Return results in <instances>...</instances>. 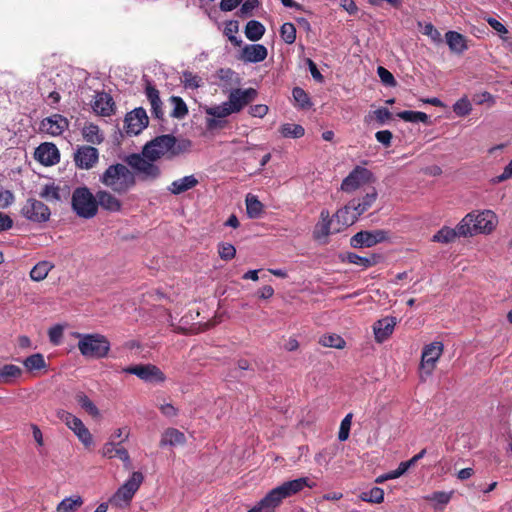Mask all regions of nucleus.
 I'll return each instance as SVG.
<instances>
[{
	"instance_id": "1",
	"label": "nucleus",
	"mask_w": 512,
	"mask_h": 512,
	"mask_svg": "<svg viewBox=\"0 0 512 512\" xmlns=\"http://www.w3.org/2000/svg\"><path fill=\"white\" fill-rule=\"evenodd\" d=\"M313 486L314 483L311 484L307 477L286 481L269 491L266 496L248 512H274L284 499L299 493L305 487L312 488Z\"/></svg>"
},
{
	"instance_id": "2",
	"label": "nucleus",
	"mask_w": 512,
	"mask_h": 512,
	"mask_svg": "<svg viewBox=\"0 0 512 512\" xmlns=\"http://www.w3.org/2000/svg\"><path fill=\"white\" fill-rule=\"evenodd\" d=\"M191 146L189 140L177 141V138L172 134H164L156 136L152 140L148 141L144 146L143 150L152 159H172L181 153L187 151Z\"/></svg>"
},
{
	"instance_id": "3",
	"label": "nucleus",
	"mask_w": 512,
	"mask_h": 512,
	"mask_svg": "<svg viewBox=\"0 0 512 512\" xmlns=\"http://www.w3.org/2000/svg\"><path fill=\"white\" fill-rule=\"evenodd\" d=\"M497 222V215L492 210L472 211L459 222V233L461 237L490 234Z\"/></svg>"
},
{
	"instance_id": "4",
	"label": "nucleus",
	"mask_w": 512,
	"mask_h": 512,
	"mask_svg": "<svg viewBox=\"0 0 512 512\" xmlns=\"http://www.w3.org/2000/svg\"><path fill=\"white\" fill-rule=\"evenodd\" d=\"M128 165L116 163L108 166L99 181L117 194H125L135 186V175Z\"/></svg>"
},
{
	"instance_id": "5",
	"label": "nucleus",
	"mask_w": 512,
	"mask_h": 512,
	"mask_svg": "<svg viewBox=\"0 0 512 512\" xmlns=\"http://www.w3.org/2000/svg\"><path fill=\"white\" fill-rule=\"evenodd\" d=\"M156 161L158 160L150 158L143 149L141 153H132L125 158V163L135 175V184L137 181L154 182L160 178L162 171Z\"/></svg>"
},
{
	"instance_id": "6",
	"label": "nucleus",
	"mask_w": 512,
	"mask_h": 512,
	"mask_svg": "<svg viewBox=\"0 0 512 512\" xmlns=\"http://www.w3.org/2000/svg\"><path fill=\"white\" fill-rule=\"evenodd\" d=\"M73 211L81 218L91 219L98 213L96 194L94 195L86 186L77 187L71 198Z\"/></svg>"
},
{
	"instance_id": "7",
	"label": "nucleus",
	"mask_w": 512,
	"mask_h": 512,
	"mask_svg": "<svg viewBox=\"0 0 512 512\" xmlns=\"http://www.w3.org/2000/svg\"><path fill=\"white\" fill-rule=\"evenodd\" d=\"M78 349L80 353L87 358H103L110 351V342L102 334H83L79 335Z\"/></svg>"
},
{
	"instance_id": "8",
	"label": "nucleus",
	"mask_w": 512,
	"mask_h": 512,
	"mask_svg": "<svg viewBox=\"0 0 512 512\" xmlns=\"http://www.w3.org/2000/svg\"><path fill=\"white\" fill-rule=\"evenodd\" d=\"M144 480V476L141 472H133L128 480L116 491V493L110 499L111 505L117 508H126L130 505V502L138 491Z\"/></svg>"
},
{
	"instance_id": "9",
	"label": "nucleus",
	"mask_w": 512,
	"mask_h": 512,
	"mask_svg": "<svg viewBox=\"0 0 512 512\" xmlns=\"http://www.w3.org/2000/svg\"><path fill=\"white\" fill-rule=\"evenodd\" d=\"M374 181L373 173L362 166H356L342 181L341 190L352 193Z\"/></svg>"
},
{
	"instance_id": "10",
	"label": "nucleus",
	"mask_w": 512,
	"mask_h": 512,
	"mask_svg": "<svg viewBox=\"0 0 512 512\" xmlns=\"http://www.w3.org/2000/svg\"><path fill=\"white\" fill-rule=\"evenodd\" d=\"M123 373L136 375L145 382H164V373L153 364L131 365L122 369Z\"/></svg>"
},
{
	"instance_id": "11",
	"label": "nucleus",
	"mask_w": 512,
	"mask_h": 512,
	"mask_svg": "<svg viewBox=\"0 0 512 512\" xmlns=\"http://www.w3.org/2000/svg\"><path fill=\"white\" fill-rule=\"evenodd\" d=\"M22 215L28 220L36 223H43L49 220L51 211L43 202L29 198L21 209Z\"/></svg>"
},
{
	"instance_id": "12",
	"label": "nucleus",
	"mask_w": 512,
	"mask_h": 512,
	"mask_svg": "<svg viewBox=\"0 0 512 512\" xmlns=\"http://www.w3.org/2000/svg\"><path fill=\"white\" fill-rule=\"evenodd\" d=\"M443 348V343L438 341L424 346L420 367L427 376H430L434 371L436 363L443 353Z\"/></svg>"
},
{
	"instance_id": "13",
	"label": "nucleus",
	"mask_w": 512,
	"mask_h": 512,
	"mask_svg": "<svg viewBox=\"0 0 512 512\" xmlns=\"http://www.w3.org/2000/svg\"><path fill=\"white\" fill-rule=\"evenodd\" d=\"M354 205L355 200H351L344 207L337 210V212L333 216V220L336 224L333 227L334 233H339L343 231L344 229L353 225L357 221L360 214L356 211Z\"/></svg>"
},
{
	"instance_id": "14",
	"label": "nucleus",
	"mask_w": 512,
	"mask_h": 512,
	"mask_svg": "<svg viewBox=\"0 0 512 512\" xmlns=\"http://www.w3.org/2000/svg\"><path fill=\"white\" fill-rule=\"evenodd\" d=\"M256 97L257 91L254 88H235L229 93L228 101L226 102L232 113H238L245 106L253 102Z\"/></svg>"
},
{
	"instance_id": "15",
	"label": "nucleus",
	"mask_w": 512,
	"mask_h": 512,
	"mask_svg": "<svg viewBox=\"0 0 512 512\" xmlns=\"http://www.w3.org/2000/svg\"><path fill=\"white\" fill-rule=\"evenodd\" d=\"M149 118L144 108H135L129 112L124 120V130L128 135H138L147 127Z\"/></svg>"
},
{
	"instance_id": "16",
	"label": "nucleus",
	"mask_w": 512,
	"mask_h": 512,
	"mask_svg": "<svg viewBox=\"0 0 512 512\" xmlns=\"http://www.w3.org/2000/svg\"><path fill=\"white\" fill-rule=\"evenodd\" d=\"M386 238L387 232L384 230L360 231L351 237L350 245L353 248L372 247Z\"/></svg>"
},
{
	"instance_id": "17",
	"label": "nucleus",
	"mask_w": 512,
	"mask_h": 512,
	"mask_svg": "<svg viewBox=\"0 0 512 512\" xmlns=\"http://www.w3.org/2000/svg\"><path fill=\"white\" fill-rule=\"evenodd\" d=\"M99 152L93 146H81L74 154L75 165L80 169H91L98 162Z\"/></svg>"
},
{
	"instance_id": "18",
	"label": "nucleus",
	"mask_w": 512,
	"mask_h": 512,
	"mask_svg": "<svg viewBox=\"0 0 512 512\" xmlns=\"http://www.w3.org/2000/svg\"><path fill=\"white\" fill-rule=\"evenodd\" d=\"M66 425L74 431L79 440L86 446H90L93 443V438L90 431L85 427L82 420L72 415L69 412H65L62 416Z\"/></svg>"
},
{
	"instance_id": "19",
	"label": "nucleus",
	"mask_w": 512,
	"mask_h": 512,
	"mask_svg": "<svg viewBox=\"0 0 512 512\" xmlns=\"http://www.w3.org/2000/svg\"><path fill=\"white\" fill-rule=\"evenodd\" d=\"M145 95L150 103L152 116L158 120H164L165 113L160 92L150 80L145 81Z\"/></svg>"
},
{
	"instance_id": "20",
	"label": "nucleus",
	"mask_w": 512,
	"mask_h": 512,
	"mask_svg": "<svg viewBox=\"0 0 512 512\" xmlns=\"http://www.w3.org/2000/svg\"><path fill=\"white\" fill-rule=\"evenodd\" d=\"M35 158L45 166H52L60 161V153L55 144L45 142L36 148Z\"/></svg>"
},
{
	"instance_id": "21",
	"label": "nucleus",
	"mask_w": 512,
	"mask_h": 512,
	"mask_svg": "<svg viewBox=\"0 0 512 512\" xmlns=\"http://www.w3.org/2000/svg\"><path fill=\"white\" fill-rule=\"evenodd\" d=\"M68 125V120L65 117L54 114L41 121L40 129L52 136H59L68 128Z\"/></svg>"
},
{
	"instance_id": "22",
	"label": "nucleus",
	"mask_w": 512,
	"mask_h": 512,
	"mask_svg": "<svg viewBox=\"0 0 512 512\" xmlns=\"http://www.w3.org/2000/svg\"><path fill=\"white\" fill-rule=\"evenodd\" d=\"M92 108L97 115L111 116L115 111V102L109 93L98 92L95 95Z\"/></svg>"
},
{
	"instance_id": "23",
	"label": "nucleus",
	"mask_w": 512,
	"mask_h": 512,
	"mask_svg": "<svg viewBox=\"0 0 512 512\" xmlns=\"http://www.w3.org/2000/svg\"><path fill=\"white\" fill-rule=\"evenodd\" d=\"M396 319L394 317H385L376 321L373 325L375 340L378 343L386 341L394 331Z\"/></svg>"
},
{
	"instance_id": "24",
	"label": "nucleus",
	"mask_w": 512,
	"mask_h": 512,
	"mask_svg": "<svg viewBox=\"0 0 512 512\" xmlns=\"http://www.w3.org/2000/svg\"><path fill=\"white\" fill-rule=\"evenodd\" d=\"M335 222L330 219V214L328 210H322L320 213V221L315 225L313 236L314 239L321 241L326 239L330 233L333 232V227L335 226Z\"/></svg>"
},
{
	"instance_id": "25",
	"label": "nucleus",
	"mask_w": 512,
	"mask_h": 512,
	"mask_svg": "<svg viewBox=\"0 0 512 512\" xmlns=\"http://www.w3.org/2000/svg\"><path fill=\"white\" fill-rule=\"evenodd\" d=\"M120 444L121 443L116 444L113 441H110L103 446L101 453L104 457H107L109 459L118 457L123 461L124 467L126 469H130L131 460L129 453L124 447L120 446Z\"/></svg>"
},
{
	"instance_id": "26",
	"label": "nucleus",
	"mask_w": 512,
	"mask_h": 512,
	"mask_svg": "<svg viewBox=\"0 0 512 512\" xmlns=\"http://www.w3.org/2000/svg\"><path fill=\"white\" fill-rule=\"evenodd\" d=\"M96 202L98 203V208L101 207L109 212H119L122 208L121 201L111 192L106 190H99L96 192Z\"/></svg>"
},
{
	"instance_id": "27",
	"label": "nucleus",
	"mask_w": 512,
	"mask_h": 512,
	"mask_svg": "<svg viewBox=\"0 0 512 512\" xmlns=\"http://www.w3.org/2000/svg\"><path fill=\"white\" fill-rule=\"evenodd\" d=\"M267 48L262 44L246 45L242 50V59L245 62L258 63L266 59Z\"/></svg>"
},
{
	"instance_id": "28",
	"label": "nucleus",
	"mask_w": 512,
	"mask_h": 512,
	"mask_svg": "<svg viewBox=\"0 0 512 512\" xmlns=\"http://www.w3.org/2000/svg\"><path fill=\"white\" fill-rule=\"evenodd\" d=\"M199 184V180L194 175L185 176L183 178L174 180L169 186L168 190L174 195H180Z\"/></svg>"
},
{
	"instance_id": "29",
	"label": "nucleus",
	"mask_w": 512,
	"mask_h": 512,
	"mask_svg": "<svg viewBox=\"0 0 512 512\" xmlns=\"http://www.w3.org/2000/svg\"><path fill=\"white\" fill-rule=\"evenodd\" d=\"M445 38L450 50L457 54H461L468 49L466 38L461 33L448 31Z\"/></svg>"
},
{
	"instance_id": "30",
	"label": "nucleus",
	"mask_w": 512,
	"mask_h": 512,
	"mask_svg": "<svg viewBox=\"0 0 512 512\" xmlns=\"http://www.w3.org/2000/svg\"><path fill=\"white\" fill-rule=\"evenodd\" d=\"M186 442V437L183 432L179 431L176 428H168L162 434L160 440V446L164 447L167 445L177 446L183 445Z\"/></svg>"
},
{
	"instance_id": "31",
	"label": "nucleus",
	"mask_w": 512,
	"mask_h": 512,
	"mask_svg": "<svg viewBox=\"0 0 512 512\" xmlns=\"http://www.w3.org/2000/svg\"><path fill=\"white\" fill-rule=\"evenodd\" d=\"M83 139L93 145H99L104 141V135L94 123H85L82 128Z\"/></svg>"
},
{
	"instance_id": "32",
	"label": "nucleus",
	"mask_w": 512,
	"mask_h": 512,
	"mask_svg": "<svg viewBox=\"0 0 512 512\" xmlns=\"http://www.w3.org/2000/svg\"><path fill=\"white\" fill-rule=\"evenodd\" d=\"M378 197L377 190L375 187H371L366 194L362 197V199H354L356 208V211L360 214H364L366 211H368L372 205L375 203L376 199Z\"/></svg>"
},
{
	"instance_id": "33",
	"label": "nucleus",
	"mask_w": 512,
	"mask_h": 512,
	"mask_svg": "<svg viewBox=\"0 0 512 512\" xmlns=\"http://www.w3.org/2000/svg\"><path fill=\"white\" fill-rule=\"evenodd\" d=\"M457 236H460L459 224L455 229L448 226H443L436 234L433 235L432 241L448 244L453 242Z\"/></svg>"
},
{
	"instance_id": "34",
	"label": "nucleus",
	"mask_w": 512,
	"mask_h": 512,
	"mask_svg": "<svg viewBox=\"0 0 512 512\" xmlns=\"http://www.w3.org/2000/svg\"><path fill=\"white\" fill-rule=\"evenodd\" d=\"M53 268L54 264L52 262L46 260L40 261L31 269L30 278L36 282L42 281Z\"/></svg>"
},
{
	"instance_id": "35",
	"label": "nucleus",
	"mask_w": 512,
	"mask_h": 512,
	"mask_svg": "<svg viewBox=\"0 0 512 512\" xmlns=\"http://www.w3.org/2000/svg\"><path fill=\"white\" fill-rule=\"evenodd\" d=\"M265 33L264 25L257 20H250L245 27V35L250 41L260 40Z\"/></svg>"
},
{
	"instance_id": "36",
	"label": "nucleus",
	"mask_w": 512,
	"mask_h": 512,
	"mask_svg": "<svg viewBox=\"0 0 512 512\" xmlns=\"http://www.w3.org/2000/svg\"><path fill=\"white\" fill-rule=\"evenodd\" d=\"M169 101L173 104L174 108L170 116L175 119H184L188 115V107L184 100L179 96H171Z\"/></svg>"
},
{
	"instance_id": "37",
	"label": "nucleus",
	"mask_w": 512,
	"mask_h": 512,
	"mask_svg": "<svg viewBox=\"0 0 512 512\" xmlns=\"http://www.w3.org/2000/svg\"><path fill=\"white\" fill-rule=\"evenodd\" d=\"M246 212L247 215L252 218H258L263 212V204L254 195L248 194L246 197Z\"/></svg>"
},
{
	"instance_id": "38",
	"label": "nucleus",
	"mask_w": 512,
	"mask_h": 512,
	"mask_svg": "<svg viewBox=\"0 0 512 512\" xmlns=\"http://www.w3.org/2000/svg\"><path fill=\"white\" fill-rule=\"evenodd\" d=\"M397 117L400 119L411 122V123H417L422 122L427 124L429 122V116L421 111H411V110H405L397 113Z\"/></svg>"
},
{
	"instance_id": "39",
	"label": "nucleus",
	"mask_w": 512,
	"mask_h": 512,
	"mask_svg": "<svg viewBox=\"0 0 512 512\" xmlns=\"http://www.w3.org/2000/svg\"><path fill=\"white\" fill-rule=\"evenodd\" d=\"M22 370L20 367L13 364H6L0 368V382L8 383L12 379L20 377Z\"/></svg>"
},
{
	"instance_id": "40",
	"label": "nucleus",
	"mask_w": 512,
	"mask_h": 512,
	"mask_svg": "<svg viewBox=\"0 0 512 512\" xmlns=\"http://www.w3.org/2000/svg\"><path fill=\"white\" fill-rule=\"evenodd\" d=\"M347 260L349 263L368 268L378 263L379 256L372 255L371 257H362L356 253H348Z\"/></svg>"
},
{
	"instance_id": "41",
	"label": "nucleus",
	"mask_w": 512,
	"mask_h": 512,
	"mask_svg": "<svg viewBox=\"0 0 512 512\" xmlns=\"http://www.w3.org/2000/svg\"><path fill=\"white\" fill-rule=\"evenodd\" d=\"M75 399L81 408L84 409L89 415L93 417L99 416V410L97 406L89 399L85 393H77Z\"/></svg>"
},
{
	"instance_id": "42",
	"label": "nucleus",
	"mask_w": 512,
	"mask_h": 512,
	"mask_svg": "<svg viewBox=\"0 0 512 512\" xmlns=\"http://www.w3.org/2000/svg\"><path fill=\"white\" fill-rule=\"evenodd\" d=\"M83 504V500L80 496L76 498L67 497L63 499L56 508L57 512H73Z\"/></svg>"
},
{
	"instance_id": "43",
	"label": "nucleus",
	"mask_w": 512,
	"mask_h": 512,
	"mask_svg": "<svg viewBox=\"0 0 512 512\" xmlns=\"http://www.w3.org/2000/svg\"><path fill=\"white\" fill-rule=\"evenodd\" d=\"M280 132L286 138H300L304 136L305 129L299 124L286 123L281 126Z\"/></svg>"
},
{
	"instance_id": "44",
	"label": "nucleus",
	"mask_w": 512,
	"mask_h": 512,
	"mask_svg": "<svg viewBox=\"0 0 512 512\" xmlns=\"http://www.w3.org/2000/svg\"><path fill=\"white\" fill-rule=\"evenodd\" d=\"M319 343L324 347L336 349H343L346 345L345 340L337 334L324 335L320 338Z\"/></svg>"
},
{
	"instance_id": "45",
	"label": "nucleus",
	"mask_w": 512,
	"mask_h": 512,
	"mask_svg": "<svg viewBox=\"0 0 512 512\" xmlns=\"http://www.w3.org/2000/svg\"><path fill=\"white\" fill-rule=\"evenodd\" d=\"M360 498L366 502L380 504L384 500V491L382 488L373 487L367 492H362Z\"/></svg>"
},
{
	"instance_id": "46",
	"label": "nucleus",
	"mask_w": 512,
	"mask_h": 512,
	"mask_svg": "<svg viewBox=\"0 0 512 512\" xmlns=\"http://www.w3.org/2000/svg\"><path fill=\"white\" fill-rule=\"evenodd\" d=\"M39 195L49 202L61 201L60 188L54 184L45 185Z\"/></svg>"
},
{
	"instance_id": "47",
	"label": "nucleus",
	"mask_w": 512,
	"mask_h": 512,
	"mask_svg": "<svg viewBox=\"0 0 512 512\" xmlns=\"http://www.w3.org/2000/svg\"><path fill=\"white\" fill-rule=\"evenodd\" d=\"M472 111V105L469 99L464 96L457 100L453 105V112L459 117H465Z\"/></svg>"
},
{
	"instance_id": "48",
	"label": "nucleus",
	"mask_w": 512,
	"mask_h": 512,
	"mask_svg": "<svg viewBox=\"0 0 512 512\" xmlns=\"http://www.w3.org/2000/svg\"><path fill=\"white\" fill-rule=\"evenodd\" d=\"M23 364L30 371L42 369L46 365L45 359L40 353L30 355L24 360Z\"/></svg>"
},
{
	"instance_id": "49",
	"label": "nucleus",
	"mask_w": 512,
	"mask_h": 512,
	"mask_svg": "<svg viewBox=\"0 0 512 512\" xmlns=\"http://www.w3.org/2000/svg\"><path fill=\"white\" fill-rule=\"evenodd\" d=\"M280 36L286 44H293L296 40V27L293 23L286 22L280 28Z\"/></svg>"
},
{
	"instance_id": "50",
	"label": "nucleus",
	"mask_w": 512,
	"mask_h": 512,
	"mask_svg": "<svg viewBox=\"0 0 512 512\" xmlns=\"http://www.w3.org/2000/svg\"><path fill=\"white\" fill-rule=\"evenodd\" d=\"M292 95L298 106L302 109L310 108L312 103L310 101L309 95L306 91L300 87H295L292 90Z\"/></svg>"
},
{
	"instance_id": "51",
	"label": "nucleus",
	"mask_w": 512,
	"mask_h": 512,
	"mask_svg": "<svg viewBox=\"0 0 512 512\" xmlns=\"http://www.w3.org/2000/svg\"><path fill=\"white\" fill-rule=\"evenodd\" d=\"M206 114L215 118H225L233 113L230 111V107L227 105V102H224L221 105L207 108Z\"/></svg>"
},
{
	"instance_id": "52",
	"label": "nucleus",
	"mask_w": 512,
	"mask_h": 512,
	"mask_svg": "<svg viewBox=\"0 0 512 512\" xmlns=\"http://www.w3.org/2000/svg\"><path fill=\"white\" fill-rule=\"evenodd\" d=\"M238 30L239 25L237 21H229L224 28V34L228 37L229 41L236 46L241 44V40L235 36Z\"/></svg>"
},
{
	"instance_id": "53",
	"label": "nucleus",
	"mask_w": 512,
	"mask_h": 512,
	"mask_svg": "<svg viewBox=\"0 0 512 512\" xmlns=\"http://www.w3.org/2000/svg\"><path fill=\"white\" fill-rule=\"evenodd\" d=\"M219 257L224 261L232 260L236 255L235 247L230 243H219L218 245Z\"/></svg>"
},
{
	"instance_id": "54",
	"label": "nucleus",
	"mask_w": 512,
	"mask_h": 512,
	"mask_svg": "<svg viewBox=\"0 0 512 512\" xmlns=\"http://www.w3.org/2000/svg\"><path fill=\"white\" fill-rule=\"evenodd\" d=\"M369 117H374L378 125H384L392 119V113L387 108L381 107L373 111L372 115H369ZM365 120H368V116Z\"/></svg>"
},
{
	"instance_id": "55",
	"label": "nucleus",
	"mask_w": 512,
	"mask_h": 512,
	"mask_svg": "<svg viewBox=\"0 0 512 512\" xmlns=\"http://www.w3.org/2000/svg\"><path fill=\"white\" fill-rule=\"evenodd\" d=\"M352 416H353L352 413H348L344 417V419L341 421L339 432H338V439L340 441H345L349 437Z\"/></svg>"
},
{
	"instance_id": "56",
	"label": "nucleus",
	"mask_w": 512,
	"mask_h": 512,
	"mask_svg": "<svg viewBox=\"0 0 512 512\" xmlns=\"http://www.w3.org/2000/svg\"><path fill=\"white\" fill-rule=\"evenodd\" d=\"M377 73H378V76L383 84L388 85V86L396 85V80H395L393 74L386 68L379 66L377 68Z\"/></svg>"
},
{
	"instance_id": "57",
	"label": "nucleus",
	"mask_w": 512,
	"mask_h": 512,
	"mask_svg": "<svg viewBox=\"0 0 512 512\" xmlns=\"http://www.w3.org/2000/svg\"><path fill=\"white\" fill-rule=\"evenodd\" d=\"M260 5L259 0H245L242 4L239 14L241 17H248L252 15L254 9Z\"/></svg>"
},
{
	"instance_id": "58",
	"label": "nucleus",
	"mask_w": 512,
	"mask_h": 512,
	"mask_svg": "<svg viewBox=\"0 0 512 512\" xmlns=\"http://www.w3.org/2000/svg\"><path fill=\"white\" fill-rule=\"evenodd\" d=\"M473 100L478 105L488 103V105L490 107L495 105V103H496L495 97L488 91H484L479 94H475L473 97Z\"/></svg>"
},
{
	"instance_id": "59",
	"label": "nucleus",
	"mask_w": 512,
	"mask_h": 512,
	"mask_svg": "<svg viewBox=\"0 0 512 512\" xmlns=\"http://www.w3.org/2000/svg\"><path fill=\"white\" fill-rule=\"evenodd\" d=\"M376 140L384 145L385 147H390L393 139V134L390 130H380L375 134Z\"/></svg>"
},
{
	"instance_id": "60",
	"label": "nucleus",
	"mask_w": 512,
	"mask_h": 512,
	"mask_svg": "<svg viewBox=\"0 0 512 512\" xmlns=\"http://www.w3.org/2000/svg\"><path fill=\"white\" fill-rule=\"evenodd\" d=\"M487 23L493 28L496 32L500 34V37L505 40L506 38L503 36L504 34L508 33L507 28L497 19L493 17H487L486 18Z\"/></svg>"
},
{
	"instance_id": "61",
	"label": "nucleus",
	"mask_w": 512,
	"mask_h": 512,
	"mask_svg": "<svg viewBox=\"0 0 512 512\" xmlns=\"http://www.w3.org/2000/svg\"><path fill=\"white\" fill-rule=\"evenodd\" d=\"M14 201V195L10 190L0 189V208L9 207Z\"/></svg>"
},
{
	"instance_id": "62",
	"label": "nucleus",
	"mask_w": 512,
	"mask_h": 512,
	"mask_svg": "<svg viewBox=\"0 0 512 512\" xmlns=\"http://www.w3.org/2000/svg\"><path fill=\"white\" fill-rule=\"evenodd\" d=\"M511 177H512V160L508 163L507 166H505L503 172L500 175L494 177L491 180V182L493 184H498V183H501V182H504V181L510 179Z\"/></svg>"
},
{
	"instance_id": "63",
	"label": "nucleus",
	"mask_w": 512,
	"mask_h": 512,
	"mask_svg": "<svg viewBox=\"0 0 512 512\" xmlns=\"http://www.w3.org/2000/svg\"><path fill=\"white\" fill-rule=\"evenodd\" d=\"M269 111V108L265 104L252 105L249 108V114L253 117L263 118Z\"/></svg>"
},
{
	"instance_id": "64",
	"label": "nucleus",
	"mask_w": 512,
	"mask_h": 512,
	"mask_svg": "<svg viewBox=\"0 0 512 512\" xmlns=\"http://www.w3.org/2000/svg\"><path fill=\"white\" fill-rule=\"evenodd\" d=\"M49 339L53 344H58L63 335V329L61 326H54L49 329Z\"/></svg>"
}]
</instances>
